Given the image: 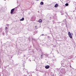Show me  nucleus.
<instances>
[{"mask_svg":"<svg viewBox=\"0 0 76 76\" xmlns=\"http://www.w3.org/2000/svg\"><path fill=\"white\" fill-rule=\"evenodd\" d=\"M6 32H7V31H6Z\"/></svg>","mask_w":76,"mask_h":76,"instance_id":"dca6fc26","label":"nucleus"},{"mask_svg":"<svg viewBox=\"0 0 76 76\" xmlns=\"http://www.w3.org/2000/svg\"><path fill=\"white\" fill-rule=\"evenodd\" d=\"M5 0V1H6V0Z\"/></svg>","mask_w":76,"mask_h":76,"instance_id":"a211bd4d","label":"nucleus"},{"mask_svg":"<svg viewBox=\"0 0 76 76\" xmlns=\"http://www.w3.org/2000/svg\"><path fill=\"white\" fill-rule=\"evenodd\" d=\"M67 2L68 3H69L70 1V0H67Z\"/></svg>","mask_w":76,"mask_h":76,"instance_id":"9d476101","label":"nucleus"},{"mask_svg":"<svg viewBox=\"0 0 76 76\" xmlns=\"http://www.w3.org/2000/svg\"><path fill=\"white\" fill-rule=\"evenodd\" d=\"M40 4L41 5H43V4H44V2H41L40 3Z\"/></svg>","mask_w":76,"mask_h":76,"instance_id":"6e6552de","label":"nucleus"},{"mask_svg":"<svg viewBox=\"0 0 76 76\" xmlns=\"http://www.w3.org/2000/svg\"><path fill=\"white\" fill-rule=\"evenodd\" d=\"M44 36V34H43L41 35L40 36Z\"/></svg>","mask_w":76,"mask_h":76,"instance_id":"f8f14e48","label":"nucleus"},{"mask_svg":"<svg viewBox=\"0 0 76 76\" xmlns=\"http://www.w3.org/2000/svg\"><path fill=\"white\" fill-rule=\"evenodd\" d=\"M58 4H56L54 6L55 7H58Z\"/></svg>","mask_w":76,"mask_h":76,"instance_id":"0eeeda50","label":"nucleus"},{"mask_svg":"<svg viewBox=\"0 0 76 76\" xmlns=\"http://www.w3.org/2000/svg\"><path fill=\"white\" fill-rule=\"evenodd\" d=\"M7 29V27H5V29Z\"/></svg>","mask_w":76,"mask_h":76,"instance_id":"4468645a","label":"nucleus"},{"mask_svg":"<svg viewBox=\"0 0 76 76\" xmlns=\"http://www.w3.org/2000/svg\"><path fill=\"white\" fill-rule=\"evenodd\" d=\"M50 66L48 65L46 66H45V68L47 69H49Z\"/></svg>","mask_w":76,"mask_h":76,"instance_id":"20e7f679","label":"nucleus"},{"mask_svg":"<svg viewBox=\"0 0 76 76\" xmlns=\"http://www.w3.org/2000/svg\"><path fill=\"white\" fill-rule=\"evenodd\" d=\"M36 1H39V0H36Z\"/></svg>","mask_w":76,"mask_h":76,"instance_id":"f3484780","label":"nucleus"},{"mask_svg":"<svg viewBox=\"0 0 76 76\" xmlns=\"http://www.w3.org/2000/svg\"><path fill=\"white\" fill-rule=\"evenodd\" d=\"M28 74H29L28 73Z\"/></svg>","mask_w":76,"mask_h":76,"instance_id":"6ab92c4d","label":"nucleus"},{"mask_svg":"<svg viewBox=\"0 0 76 76\" xmlns=\"http://www.w3.org/2000/svg\"><path fill=\"white\" fill-rule=\"evenodd\" d=\"M2 32V29L1 28H0V32Z\"/></svg>","mask_w":76,"mask_h":76,"instance_id":"9b49d317","label":"nucleus"},{"mask_svg":"<svg viewBox=\"0 0 76 76\" xmlns=\"http://www.w3.org/2000/svg\"><path fill=\"white\" fill-rule=\"evenodd\" d=\"M37 26H35V28H37Z\"/></svg>","mask_w":76,"mask_h":76,"instance_id":"2eb2a0df","label":"nucleus"},{"mask_svg":"<svg viewBox=\"0 0 76 76\" xmlns=\"http://www.w3.org/2000/svg\"><path fill=\"white\" fill-rule=\"evenodd\" d=\"M44 56H45V57H48V55H47V54H45L42 55H41V57H42Z\"/></svg>","mask_w":76,"mask_h":76,"instance_id":"f03ea898","label":"nucleus"},{"mask_svg":"<svg viewBox=\"0 0 76 76\" xmlns=\"http://www.w3.org/2000/svg\"><path fill=\"white\" fill-rule=\"evenodd\" d=\"M42 22V20L41 19H40L39 20V22Z\"/></svg>","mask_w":76,"mask_h":76,"instance_id":"423d86ee","label":"nucleus"},{"mask_svg":"<svg viewBox=\"0 0 76 76\" xmlns=\"http://www.w3.org/2000/svg\"><path fill=\"white\" fill-rule=\"evenodd\" d=\"M2 35H4V33H3V34H2Z\"/></svg>","mask_w":76,"mask_h":76,"instance_id":"ddd939ff","label":"nucleus"},{"mask_svg":"<svg viewBox=\"0 0 76 76\" xmlns=\"http://www.w3.org/2000/svg\"><path fill=\"white\" fill-rule=\"evenodd\" d=\"M71 34H72V33Z\"/></svg>","mask_w":76,"mask_h":76,"instance_id":"aec40b11","label":"nucleus"},{"mask_svg":"<svg viewBox=\"0 0 76 76\" xmlns=\"http://www.w3.org/2000/svg\"><path fill=\"white\" fill-rule=\"evenodd\" d=\"M68 35L70 38H72V34H71V33H70V32H69Z\"/></svg>","mask_w":76,"mask_h":76,"instance_id":"f257e3e1","label":"nucleus"},{"mask_svg":"<svg viewBox=\"0 0 76 76\" xmlns=\"http://www.w3.org/2000/svg\"><path fill=\"white\" fill-rule=\"evenodd\" d=\"M15 11V8H13L11 10V12L10 13L11 14H12V13H13V12Z\"/></svg>","mask_w":76,"mask_h":76,"instance_id":"7ed1b4c3","label":"nucleus"},{"mask_svg":"<svg viewBox=\"0 0 76 76\" xmlns=\"http://www.w3.org/2000/svg\"><path fill=\"white\" fill-rule=\"evenodd\" d=\"M69 5V4H67V3H66L65 4V6H68Z\"/></svg>","mask_w":76,"mask_h":76,"instance_id":"1a4fd4ad","label":"nucleus"},{"mask_svg":"<svg viewBox=\"0 0 76 76\" xmlns=\"http://www.w3.org/2000/svg\"><path fill=\"white\" fill-rule=\"evenodd\" d=\"M24 20V18L23 17L21 19H20V21H23V20Z\"/></svg>","mask_w":76,"mask_h":76,"instance_id":"39448f33","label":"nucleus"}]
</instances>
